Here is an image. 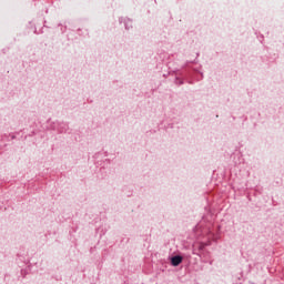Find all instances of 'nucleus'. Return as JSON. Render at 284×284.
<instances>
[{"mask_svg": "<svg viewBox=\"0 0 284 284\" xmlns=\"http://www.w3.org/2000/svg\"><path fill=\"white\" fill-rule=\"evenodd\" d=\"M171 263H172L173 267H178V265H181V263H183V257L180 255L173 256L171 258Z\"/></svg>", "mask_w": 284, "mask_h": 284, "instance_id": "1", "label": "nucleus"}]
</instances>
